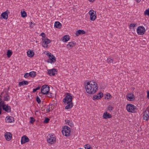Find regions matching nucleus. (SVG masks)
<instances>
[{"instance_id": "nucleus-1", "label": "nucleus", "mask_w": 149, "mask_h": 149, "mask_svg": "<svg viewBox=\"0 0 149 149\" xmlns=\"http://www.w3.org/2000/svg\"><path fill=\"white\" fill-rule=\"evenodd\" d=\"M86 91L89 94H93L97 90V84L95 82H88L85 86Z\"/></svg>"}, {"instance_id": "nucleus-2", "label": "nucleus", "mask_w": 149, "mask_h": 149, "mask_svg": "<svg viewBox=\"0 0 149 149\" xmlns=\"http://www.w3.org/2000/svg\"><path fill=\"white\" fill-rule=\"evenodd\" d=\"M126 109L128 112L133 113L136 112L137 110L136 107L130 104H128L127 105Z\"/></svg>"}, {"instance_id": "nucleus-3", "label": "nucleus", "mask_w": 149, "mask_h": 149, "mask_svg": "<svg viewBox=\"0 0 149 149\" xmlns=\"http://www.w3.org/2000/svg\"><path fill=\"white\" fill-rule=\"evenodd\" d=\"M49 91V87L47 85H43L41 88V92L39 93V96H41L40 94H47Z\"/></svg>"}, {"instance_id": "nucleus-4", "label": "nucleus", "mask_w": 149, "mask_h": 149, "mask_svg": "<svg viewBox=\"0 0 149 149\" xmlns=\"http://www.w3.org/2000/svg\"><path fill=\"white\" fill-rule=\"evenodd\" d=\"M62 132L63 134L65 136H69L70 133V128L68 126H65L63 127Z\"/></svg>"}, {"instance_id": "nucleus-5", "label": "nucleus", "mask_w": 149, "mask_h": 149, "mask_svg": "<svg viewBox=\"0 0 149 149\" xmlns=\"http://www.w3.org/2000/svg\"><path fill=\"white\" fill-rule=\"evenodd\" d=\"M72 97L71 95L70 94L67 93L65 98L63 99V101L64 103L66 102V104H68L72 102Z\"/></svg>"}, {"instance_id": "nucleus-6", "label": "nucleus", "mask_w": 149, "mask_h": 149, "mask_svg": "<svg viewBox=\"0 0 149 149\" xmlns=\"http://www.w3.org/2000/svg\"><path fill=\"white\" fill-rule=\"evenodd\" d=\"M47 142L51 144H53L55 143L56 138L54 136L49 134L47 136Z\"/></svg>"}, {"instance_id": "nucleus-7", "label": "nucleus", "mask_w": 149, "mask_h": 149, "mask_svg": "<svg viewBox=\"0 0 149 149\" xmlns=\"http://www.w3.org/2000/svg\"><path fill=\"white\" fill-rule=\"evenodd\" d=\"M137 32L139 35H142L145 32V28L143 26H139L137 29Z\"/></svg>"}, {"instance_id": "nucleus-8", "label": "nucleus", "mask_w": 149, "mask_h": 149, "mask_svg": "<svg viewBox=\"0 0 149 149\" xmlns=\"http://www.w3.org/2000/svg\"><path fill=\"white\" fill-rule=\"evenodd\" d=\"M94 12V11L93 10H90L89 12V14L90 15V19L92 21H94L96 18V16L95 15ZM95 15H96V13L95 11Z\"/></svg>"}, {"instance_id": "nucleus-9", "label": "nucleus", "mask_w": 149, "mask_h": 149, "mask_svg": "<svg viewBox=\"0 0 149 149\" xmlns=\"http://www.w3.org/2000/svg\"><path fill=\"white\" fill-rule=\"evenodd\" d=\"M47 55L49 56L50 60H49L48 61V62H50L51 63H52L56 61V58L53 55H52L51 53H48L47 54Z\"/></svg>"}, {"instance_id": "nucleus-10", "label": "nucleus", "mask_w": 149, "mask_h": 149, "mask_svg": "<svg viewBox=\"0 0 149 149\" xmlns=\"http://www.w3.org/2000/svg\"><path fill=\"white\" fill-rule=\"evenodd\" d=\"M42 46L44 47H45V46H44V45H46V47L47 46V45L51 41V40L47 38H42Z\"/></svg>"}, {"instance_id": "nucleus-11", "label": "nucleus", "mask_w": 149, "mask_h": 149, "mask_svg": "<svg viewBox=\"0 0 149 149\" xmlns=\"http://www.w3.org/2000/svg\"><path fill=\"white\" fill-rule=\"evenodd\" d=\"M143 119L147 121L149 119V111L148 110H146L143 115Z\"/></svg>"}, {"instance_id": "nucleus-12", "label": "nucleus", "mask_w": 149, "mask_h": 149, "mask_svg": "<svg viewBox=\"0 0 149 149\" xmlns=\"http://www.w3.org/2000/svg\"><path fill=\"white\" fill-rule=\"evenodd\" d=\"M127 99L130 101H132L135 99V97L134 94L132 93H130L126 95Z\"/></svg>"}, {"instance_id": "nucleus-13", "label": "nucleus", "mask_w": 149, "mask_h": 149, "mask_svg": "<svg viewBox=\"0 0 149 149\" xmlns=\"http://www.w3.org/2000/svg\"><path fill=\"white\" fill-rule=\"evenodd\" d=\"M57 70L56 69H53L48 70V74L50 76H54L55 74H57Z\"/></svg>"}, {"instance_id": "nucleus-14", "label": "nucleus", "mask_w": 149, "mask_h": 149, "mask_svg": "<svg viewBox=\"0 0 149 149\" xmlns=\"http://www.w3.org/2000/svg\"><path fill=\"white\" fill-rule=\"evenodd\" d=\"M103 96V93L101 92L98 93L97 95H94L93 98V99L95 100L101 98Z\"/></svg>"}, {"instance_id": "nucleus-15", "label": "nucleus", "mask_w": 149, "mask_h": 149, "mask_svg": "<svg viewBox=\"0 0 149 149\" xmlns=\"http://www.w3.org/2000/svg\"><path fill=\"white\" fill-rule=\"evenodd\" d=\"M29 141V138L26 136H24L22 137L21 143L22 144H24Z\"/></svg>"}, {"instance_id": "nucleus-16", "label": "nucleus", "mask_w": 149, "mask_h": 149, "mask_svg": "<svg viewBox=\"0 0 149 149\" xmlns=\"http://www.w3.org/2000/svg\"><path fill=\"white\" fill-rule=\"evenodd\" d=\"M5 106L3 107V109L8 113L11 112V108L10 107L8 106V104L6 105L5 104Z\"/></svg>"}, {"instance_id": "nucleus-17", "label": "nucleus", "mask_w": 149, "mask_h": 149, "mask_svg": "<svg viewBox=\"0 0 149 149\" xmlns=\"http://www.w3.org/2000/svg\"><path fill=\"white\" fill-rule=\"evenodd\" d=\"M5 137L7 141H9L12 138V134L10 132H7L5 135Z\"/></svg>"}, {"instance_id": "nucleus-18", "label": "nucleus", "mask_w": 149, "mask_h": 149, "mask_svg": "<svg viewBox=\"0 0 149 149\" xmlns=\"http://www.w3.org/2000/svg\"><path fill=\"white\" fill-rule=\"evenodd\" d=\"M8 94L9 93L8 91L6 92V95L3 96V95L2 97H3V101H7L9 100L10 97Z\"/></svg>"}, {"instance_id": "nucleus-19", "label": "nucleus", "mask_w": 149, "mask_h": 149, "mask_svg": "<svg viewBox=\"0 0 149 149\" xmlns=\"http://www.w3.org/2000/svg\"><path fill=\"white\" fill-rule=\"evenodd\" d=\"M111 117V115L109 113H108L107 112H105L103 113V117L104 119L110 118Z\"/></svg>"}, {"instance_id": "nucleus-20", "label": "nucleus", "mask_w": 149, "mask_h": 149, "mask_svg": "<svg viewBox=\"0 0 149 149\" xmlns=\"http://www.w3.org/2000/svg\"><path fill=\"white\" fill-rule=\"evenodd\" d=\"M85 32L82 30H79L77 31L75 34L76 36H78L80 34H85Z\"/></svg>"}, {"instance_id": "nucleus-21", "label": "nucleus", "mask_w": 149, "mask_h": 149, "mask_svg": "<svg viewBox=\"0 0 149 149\" xmlns=\"http://www.w3.org/2000/svg\"><path fill=\"white\" fill-rule=\"evenodd\" d=\"M64 103L65 104H67L65 107V109H70L73 106V104L72 102H70L68 104H66V102Z\"/></svg>"}, {"instance_id": "nucleus-22", "label": "nucleus", "mask_w": 149, "mask_h": 149, "mask_svg": "<svg viewBox=\"0 0 149 149\" xmlns=\"http://www.w3.org/2000/svg\"><path fill=\"white\" fill-rule=\"evenodd\" d=\"M1 16L3 19H7L8 17V15L6 11L2 13L1 15Z\"/></svg>"}, {"instance_id": "nucleus-23", "label": "nucleus", "mask_w": 149, "mask_h": 149, "mask_svg": "<svg viewBox=\"0 0 149 149\" xmlns=\"http://www.w3.org/2000/svg\"><path fill=\"white\" fill-rule=\"evenodd\" d=\"M14 118L13 117L10 116L8 117H6V121L7 123H11L13 122V120L14 121Z\"/></svg>"}, {"instance_id": "nucleus-24", "label": "nucleus", "mask_w": 149, "mask_h": 149, "mask_svg": "<svg viewBox=\"0 0 149 149\" xmlns=\"http://www.w3.org/2000/svg\"><path fill=\"white\" fill-rule=\"evenodd\" d=\"M54 26L55 27L60 29L61 27V24L59 22L57 21L55 22Z\"/></svg>"}, {"instance_id": "nucleus-25", "label": "nucleus", "mask_w": 149, "mask_h": 149, "mask_svg": "<svg viewBox=\"0 0 149 149\" xmlns=\"http://www.w3.org/2000/svg\"><path fill=\"white\" fill-rule=\"evenodd\" d=\"M29 83V82L26 81H22L19 82L18 84V86L20 87L22 86H24V85H27Z\"/></svg>"}, {"instance_id": "nucleus-26", "label": "nucleus", "mask_w": 149, "mask_h": 149, "mask_svg": "<svg viewBox=\"0 0 149 149\" xmlns=\"http://www.w3.org/2000/svg\"><path fill=\"white\" fill-rule=\"evenodd\" d=\"M70 39L69 36L68 35H66L64 36L62 39V41L64 42H65L68 41Z\"/></svg>"}, {"instance_id": "nucleus-27", "label": "nucleus", "mask_w": 149, "mask_h": 149, "mask_svg": "<svg viewBox=\"0 0 149 149\" xmlns=\"http://www.w3.org/2000/svg\"><path fill=\"white\" fill-rule=\"evenodd\" d=\"M48 106L49 107L46 110L47 113H48L50 111H52L54 109V107H53L52 104H49Z\"/></svg>"}, {"instance_id": "nucleus-28", "label": "nucleus", "mask_w": 149, "mask_h": 149, "mask_svg": "<svg viewBox=\"0 0 149 149\" xmlns=\"http://www.w3.org/2000/svg\"><path fill=\"white\" fill-rule=\"evenodd\" d=\"M27 54L28 56L29 57H32L34 55V53L33 51L30 50H29L27 52Z\"/></svg>"}, {"instance_id": "nucleus-29", "label": "nucleus", "mask_w": 149, "mask_h": 149, "mask_svg": "<svg viewBox=\"0 0 149 149\" xmlns=\"http://www.w3.org/2000/svg\"><path fill=\"white\" fill-rule=\"evenodd\" d=\"M76 45V42H69L68 45H67V47L69 48V47H73Z\"/></svg>"}, {"instance_id": "nucleus-30", "label": "nucleus", "mask_w": 149, "mask_h": 149, "mask_svg": "<svg viewBox=\"0 0 149 149\" xmlns=\"http://www.w3.org/2000/svg\"><path fill=\"white\" fill-rule=\"evenodd\" d=\"M29 75L31 77H34L36 75V72L34 71H31L29 73Z\"/></svg>"}, {"instance_id": "nucleus-31", "label": "nucleus", "mask_w": 149, "mask_h": 149, "mask_svg": "<svg viewBox=\"0 0 149 149\" xmlns=\"http://www.w3.org/2000/svg\"><path fill=\"white\" fill-rule=\"evenodd\" d=\"M12 54V52L10 50H8L7 53V55L8 58H10Z\"/></svg>"}, {"instance_id": "nucleus-32", "label": "nucleus", "mask_w": 149, "mask_h": 149, "mask_svg": "<svg viewBox=\"0 0 149 149\" xmlns=\"http://www.w3.org/2000/svg\"><path fill=\"white\" fill-rule=\"evenodd\" d=\"M4 106H6L4 101H1L0 102V108H1V107H2L3 109V107Z\"/></svg>"}, {"instance_id": "nucleus-33", "label": "nucleus", "mask_w": 149, "mask_h": 149, "mask_svg": "<svg viewBox=\"0 0 149 149\" xmlns=\"http://www.w3.org/2000/svg\"><path fill=\"white\" fill-rule=\"evenodd\" d=\"M84 148L85 149H92L91 146L88 144H86L84 145Z\"/></svg>"}, {"instance_id": "nucleus-34", "label": "nucleus", "mask_w": 149, "mask_h": 149, "mask_svg": "<svg viewBox=\"0 0 149 149\" xmlns=\"http://www.w3.org/2000/svg\"><path fill=\"white\" fill-rule=\"evenodd\" d=\"M136 26V24H131L130 25L129 27L130 29H134V27Z\"/></svg>"}, {"instance_id": "nucleus-35", "label": "nucleus", "mask_w": 149, "mask_h": 149, "mask_svg": "<svg viewBox=\"0 0 149 149\" xmlns=\"http://www.w3.org/2000/svg\"><path fill=\"white\" fill-rule=\"evenodd\" d=\"M113 59H112L111 58H109L107 59V62L109 63H113Z\"/></svg>"}, {"instance_id": "nucleus-36", "label": "nucleus", "mask_w": 149, "mask_h": 149, "mask_svg": "<svg viewBox=\"0 0 149 149\" xmlns=\"http://www.w3.org/2000/svg\"><path fill=\"white\" fill-rule=\"evenodd\" d=\"M144 15H149V8L146 9L144 12Z\"/></svg>"}, {"instance_id": "nucleus-37", "label": "nucleus", "mask_w": 149, "mask_h": 149, "mask_svg": "<svg viewBox=\"0 0 149 149\" xmlns=\"http://www.w3.org/2000/svg\"><path fill=\"white\" fill-rule=\"evenodd\" d=\"M30 120L29 121L31 123L33 124L35 121V119L33 117H30Z\"/></svg>"}, {"instance_id": "nucleus-38", "label": "nucleus", "mask_w": 149, "mask_h": 149, "mask_svg": "<svg viewBox=\"0 0 149 149\" xmlns=\"http://www.w3.org/2000/svg\"><path fill=\"white\" fill-rule=\"evenodd\" d=\"M21 13L22 17H24L26 16V13L25 11H23V12L22 11Z\"/></svg>"}, {"instance_id": "nucleus-39", "label": "nucleus", "mask_w": 149, "mask_h": 149, "mask_svg": "<svg viewBox=\"0 0 149 149\" xmlns=\"http://www.w3.org/2000/svg\"><path fill=\"white\" fill-rule=\"evenodd\" d=\"M50 119L47 118H46L45 120H44L43 122L44 123H48L49 120Z\"/></svg>"}, {"instance_id": "nucleus-40", "label": "nucleus", "mask_w": 149, "mask_h": 149, "mask_svg": "<svg viewBox=\"0 0 149 149\" xmlns=\"http://www.w3.org/2000/svg\"><path fill=\"white\" fill-rule=\"evenodd\" d=\"M36 100L38 104H40L41 103V100L40 98V97L38 96H37Z\"/></svg>"}, {"instance_id": "nucleus-41", "label": "nucleus", "mask_w": 149, "mask_h": 149, "mask_svg": "<svg viewBox=\"0 0 149 149\" xmlns=\"http://www.w3.org/2000/svg\"><path fill=\"white\" fill-rule=\"evenodd\" d=\"M40 86H39L36 88L33 89V92L34 93L36 92L37 90H38L40 89Z\"/></svg>"}, {"instance_id": "nucleus-42", "label": "nucleus", "mask_w": 149, "mask_h": 149, "mask_svg": "<svg viewBox=\"0 0 149 149\" xmlns=\"http://www.w3.org/2000/svg\"><path fill=\"white\" fill-rule=\"evenodd\" d=\"M113 107L112 106H111L109 105L108 107V110L109 111H111L113 110Z\"/></svg>"}, {"instance_id": "nucleus-43", "label": "nucleus", "mask_w": 149, "mask_h": 149, "mask_svg": "<svg viewBox=\"0 0 149 149\" xmlns=\"http://www.w3.org/2000/svg\"><path fill=\"white\" fill-rule=\"evenodd\" d=\"M50 92H49V93H47V96L48 97H51L52 96V93H50Z\"/></svg>"}, {"instance_id": "nucleus-44", "label": "nucleus", "mask_w": 149, "mask_h": 149, "mask_svg": "<svg viewBox=\"0 0 149 149\" xmlns=\"http://www.w3.org/2000/svg\"><path fill=\"white\" fill-rule=\"evenodd\" d=\"M41 36L43 37V38H46V37H45V35L44 33H42L41 34Z\"/></svg>"}, {"instance_id": "nucleus-45", "label": "nucleus", "mask_w": 149, "mask_h": 149, "mask_svg": "<svg viewBox=\"0 0 149 149\" xmlns=\"http://www.w3.org/2000/svg\"><path fill=\"white\" fill-rule=\"evenodd\" d=\"M29 73H26L24 74V77L26 78H27L29 77Z\"/></svg>"}, {"instance_id": "nucleus-46", "label": "nucleus", "mask_w": 149, "mask_h": 149, "mask_svg": "<svg viewBox=\"0 0 149 149\" xmlns=\"http://www.w3.org/2000/svg\"><path fill=\"white\" fill-rule=\"evenodd\" d=\"M68 125L70 126H73V123L70 122V123H69L68 124Z\"/></svg>"}, {"instance_id": "nucleus-47", "label": "nucleus", "mask_w": 149, "mask_h": 149, "mask_svg": "<svg viewBox=\"0 0 149 149\" xmlns=\"http://www.w3.org/2000/svg\"><path fill=\"white\" fill-rule=\"evenodd\" d=\"M147 97L149 99V91H147Z\"/></svg>"}, {"instance_id": "nucleus-48", "label": "nucleus", "mask_w": 149, "mask_h": 149, "mask_svg": "<svg viewBox=\"0 0 149 149\" xmlns=\"http://www.w3.org/2000/svg\"><path fill=\"white\" fill-rule=\"evenodd\" d=\"M3 93V92H2V93L1 94V95H0V102L2 101V99L1 97H3V95H2Z\"/></svg>"}, {"instance_id": "nucleus-49", "label": "nucleus", "mask_w": 149, "mask_h": 149, "mask_svg": "<svg viewBox=\"0 0 149 149\" xmlns=\"http://www.w3.org/2000/svg\"><path fill=\"white\" fill-rule=\"evenodd\" d=\"M67 120H65V122L66 123H68V124L70 122V120H67V122H66Z\"/></svg>"}, {"instance_id": "nucleus-50", "label": "nucleus", "mask_w": 149, "mask_h": 149, "mask_svg": "<svg viewBox=\"0 0 149 149\" xmlns=\"http://www.w3.org/2000/svg\"><path fill=\"white\" fill-rule=\"evenodd\" d=\"M141 0H136V1L137 3H139L140 2Z\"/></svg>"}, {"instance_id": "nucleus-51", "label": "nucleus", "mask_w": 149, "mask_h": 149, "mask_svg": "<svg viewBox=\"0 0 149 149\" xmlns=\"http://www.w3.org/2000/svg\"><path fill=\"white\" fill-rule=\"evenodd\" d=\"M1 111H2L1 109V108H0V115L1 113Z\"/></svg>"}, {"instance_id": "nucleus-52", "label": "nucleus", "mask_w": 149, "mask_h": 149, "mask_svg": "<svg viewBox=\"0 0 149 149\" xmlns=\"http://www.w3.org/2000/svg\"><path fill=\"white\" fill-rule=\"evenodd\" d=\"M94 0H89V1H91V2H93L94 1Z\"/></svg>"}, {"instance_id": "nucleus-53", "label": "nucleus", "mask_w": 149, "mask_h": 149, "mask_svg": "<svg viewBox=\"0 0 149 149\" xmlns=\"http://www.w3.org/2000/svg\"><path fill=\"white\" fill-rule=\"evenodd\" d=\"M109 97L110 96L111 97V95L110 94H109Z\"/></svg>"}, {"instance_id": "nucleus-54", "label": "nucleus", "mask_w": 149, "mask_h": 149, "mask_svg": "<svg viewBox=\"0 0 149 149\" xmlns=\"http://www.w3.org/2000/svg\"><path fill=\"white\" fill-rule=\"evenodd\" d=\"M107 98V99H109V98H110V97H109V98Z\"/></svg>"}]
</instances>
